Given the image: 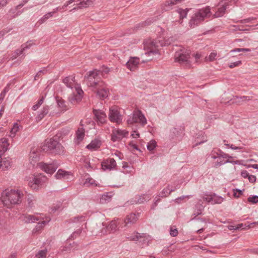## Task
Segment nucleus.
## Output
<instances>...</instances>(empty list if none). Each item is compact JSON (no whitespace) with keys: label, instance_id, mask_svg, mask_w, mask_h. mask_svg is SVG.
<instances>
[{"label":"nucleus","instance_id":"obj_61","mask_svg":"<svg viewBox=\"0 0 258 258\" xmlns=\"http://www.w3.org/2000/svg\"><path fill=\"white\" fill-rule=\"evenodd\" d=\"M218 157H223L224 158H231V157H230L228 154L222 152H220V153L218 154Z\"/></svg>","mask_w":258,"mask_h":258},{"label":"nucleus","instance_id":"obj_22","mask_svg":"<svg viewBox=\"0 0 258 258\" xmlns=\"http://www.w3.org/2000/svg\"><path fill=\"white\" fill-rule=\"evenodd\" d=\"M20 218L22 221L28 223L34 222L35 221L38 220V218L33 215L24 214Z\"/></svg>","mask_w":258,"mask_h":258},{"label":"nucleus","instance_id":"obj_58","mask_svg":"<svg viewBox=\"0 0 258 258\" xmlns=\"http://www.w3.org/2000/svg\"><path fill=\"white\" fill-rule=\"evenodd\" d=\"M46 224V221H43L41 222H39L36 226V229H39L42 228Z\"/></svg>","mask_w":258,"mask_h":258},{"label":"nucleus","instance_id":"obj_59","mask_svg":"<svg viewBox=\"0 0 258 258\" xmlns=\"http://www.w3.org/2000/svg\"><path fill=\"white\" fill-rule=\"evenodd\" d=\"M217 56V53L215 52H212L209 55L208 59L209 61H213L215 59L216 56Z\"/></svg>","mask_w":258,"mask_h":258},{"label":"nucleus","instance_id":"obj_54","mask_svg":"<svg viewBox=\"0 0 258 258\" xmlns=\"http://www.w3.org/2000/svg\"><path fill=\"white\" fill-rule=\"evenodd\" d=\"M255 19V18L250 17V18H248L247 19L241 20L239 21V22L241 24L247 23L251 22V21H252L253 20H254Z\"/></svg>","mask_w":258,"mask_h":258},{"label":"nucleus","instance_id":"obj_57","mask_svg":"<svg viewBox=\"0 0 258 258\" xmlns=\"http://www.w3.org/2000/svg\"><path fill=\"white\" fill-rule=\"evenodd\" d=\"M35 201L34 197H29L27 199L28 205L30 207H32L34 205V201Z\"/></svg>","mask_w":258,"mask_h":258},{"label":"nucleus","instance_id":"obj_55","mask_svg":"<svg viewBox=\"0 0 258 258\" xmlns=\"http://www.w3.org/2000/svg\"><path fill=\"white\" fill-rule=\"evenodd\" d=\"M47 72V70L45 69L42 70H40L37 73V74L35 75V78H34V79L35 80H37V79L41 76V75L42 74H44L46 73Z\"/></svg>","mask_w":258,"mask_h":258},{"label":"nucleus","instance_id":"obj_23","mask_svg":"<svg viewBox=\"0 0 258 258\" xmlns=\"http://www.w3.org/2000/svg\"><path fill=\"white\" fill-rule=\"evenodd\" d=\"M70 175V172L63 170L62 169H59L55 175V177L56 179H67L69 178V176Z\"/></svg>","mask_w":258,"mask_h":258},{"label":"nucleus","instance_id":"obj_9","mask_svg":"<svg viewBox=\"0 0 258 258\" xmlns=\"http://www.w3.org/2000/svg\"><path fill=\"white\" fill-rule=\"evenodd\" d=\"M38 166L42 171L51 175L56 171L59 166V164L56 161L54 160L50 163L40 162L38 164Z\"/></svg>","mask_w":258,"mask_h":258},{"label":"nucleus","instance_id":"obj_51","mask_svg":"<svg viewBox=\"0 0 258 258\" xmlns=\"http://www.w3.org/2000/svg\"><path fill=\"white\" fill-rule=\"evenodd\" d=\"M178 233V230L177 229V228H174L173 227L170 228V234L172 236H173V237L176 236L177 235Z\"/></svg>","mask_w":258,"mask_h":258},{"label":"nucleus","instance_id":"obj_64","mask_svg":"<svg viewBox=\"0 0 258 258\" xmlns=\"http://www.w3.org/2000/svg\"><path fill=\"white\" fill-rule=\"evenodd\" d=\"M241 175L244 178H246V177H248L249 175L248 172L247 171L244 170V171H241Z\"/></svg>","mask_w":258,"mask_h":258},{"label":"nucleus","instance_id":"obj_45","mask_svg":"<svg viewBox=\"0 0 258 258\" xmlns=\"http://www.w3.org/2000/svg\"><path fill=\"white\" fill-rule=\"evenodd\" d=\"M139 237H140L139 233H136L132 235H131L127 237L130 240L138 241L139 240Z\"/></svg>","mask_w":258,"mask_h":258},{"label":"nucleus","instance_id":"obj_26","mask_svg":"<svg viewBox=\"0 0 258 258\" xmlns=\"http://www.w3.org/2000/svg\"><path fill=\"white\" fill-rule=\"evenodd\" d=\"M9 144L7 138H2L0 139V152L4 153L8 149Z\"/></svg>","mask_w":258,"mask_h":258},{"label":"nucleus","instance_id":"obj_15","mask_svg":"<svg viewBox=\"0 0 258 258\" xmlns=\"http://www.w3.org/2000/svg\"><path fill=\"white\" fill-rule=\"evenodd\" d=\"M133 115L136 123H140L143 126H144L147 124V119L141 111L139 110L135 111L133 113Z\"/></svg>","mask_w":258,"mask_h":258},{"label":"nucleus","instance_id":"obj_46","mask_svg":"<svg viewBox=\"0 0 258 258\" xmlns=\"http://www.w3.org/2000/svg\"><path fill=\"white\" fill-rule=\"evenodd\" d=\"M247 201L248 202L252 203V204H256L258 203V196H253L252 197H249L247 199Z\"/></svg>","mask_w":258,"mask_h":258},{"label":"nucleus","instance_id":"obj_48","mask_svg":"<svg viewBox=\"0 0 258 258\" xmlns=\"http://www.w3.org/2000/svg\"><path fill=\"white\" fill-rule=\"evenodd\" d=\"M85 221V217L83 216H79L74 218L72 220L73 222H84Z\"/></svg>","mask_w":258,"mask_h":258},{"label":"nucleus","instance_id":"obj_11","mask_svg":"<svg viewBox=\"0 0 258 258\" xmlns=\"http://www.w3.org/2000/svg\"><path fill=\"white\" fill-rule=\"evenodd\" d=\"M57 105H54L53 110L49 112L50 116H54L60 114L62 111H64L67 110V107L65 103V101L62 99H57Z\"/></svg>","mask_w":258,"mask_h":258},{"label":"nucleus","instance_id":"obj_63","mask_svg":"<svg viewBox=\"0 0 258 258\" xmlns=\"http://www.w3.org/2000/svg\"><path fill=\"white\" fill-rule=\"evenodd\" d=\"M85 165L84 167L86 168H91L89 161L87 159L84 160Z\"/></svg>","mask_w":258,"mask_h":258},{"label":"nucleus","instance_id":"obj_5","mask_svg":"<svg viewBox=\"0 0 258 258\" xmlns=\"http://www.w3.org/2000/svg\"><path fill=\"white\" fill-rule=\"evenodd\" d=\"M189 53V50L185 49L177 51L174 55L175 60L185 68H190L191 67V61Z\"/></svg>","mask_w":258,"mask_h":258},{"label":"nucleus","instance_id":"obj_34","mask_svg":"<svg viewBox=\"0 0 258 258\" xmlns=\"http://www.w3.org/2000/svg\"><path fill=\"white\" fill-rule=\"evenodd\" d=\"M227 5H223L222 7L219 8L218 11L213 15H212L214 18H218L222 17L225 14Z\"/></svg>","mask_w":258,"mask_h":258},{"label":"nucleus","instance_id":"obj_49","mask_svg":"<svg viewBox=\"0 0 258 258\" xmlns=\"http://www.w3.org/2000/svg\"><path fill=\"white\" fill-rule=\"evenodd\" d=\"M250 51V49L249 48H235L233 50H231L230 51V53L235 52H249Z\"/></svg>","mask_w":258,"mask_h":258},{"label":"nucleus","instance_id":"obj_28","mask_svg":"<svg viewBox=\"0 0 258 258\" xmlns=\"http://www.w3.org/2000/svg\"><path fill=\"white\" fill-rule=\"evenodd\" d=\"M93 2L91 0H83L82 1L80 2V3L78 4V7L74 8V9L71 10V11L78 9L86 8L89 7L90 6H91Z\"/></svg>","mask_w":258,"mask_h":258},{"label":"nucleus","instance_id":"obj_43","mask_svg":"<svg viewBox=\"0 0 258 258\" xmlns=\"http://www.w3.org/2000/svg\"><path fill=\"white\" fill-rule=\"evenodd\" d=\"M156 146V142L154 140L151 141L148 143L147 147L149 151L153 150Z\"/></svg>","mask_w":258,"mask_h":258},{"label":"nucleus","instance_id":"obj_37","mask_svg":"<svg viewBox=\"0 0 258 258\" xmlns=\"http://www.w3.org/2000/svg\"><path fill=\"white\" fill-rule=\"evenodd\" d=\"M203 200L208 203L212 202V204H220L223 201V199L220 198L219 199V201H216L214 197H204Z\"/></svg>","mask_w":258,"mask_h":258},{"label":"nucleus","instance_id":"obj_53","mask_svg":"<svg viewBox=\"0 0 258 258\" xmlns=\"http://www.w3.org/2000/svg\"><path fill=\"white\" fill-rule=\"evenodd\" d=\"M241 64V60H238L237 61H235V62H231L230 63L229 65H228V67L230 68H235L236 67H237V66H239V65H240Z\"/></svg>","mask_w":258,"mask_h":258},{"label":"nucleus","instance_id":"obj_20","mask_svg":"<svg viewBox=\"0 0 258 258\" xmlns=\"http://www.w3.org/2000/svg\"><path fill=\"white\" fill-rule=\"evenodd\" d=\"M63 83L68 88L75 89V86L77 85H80L79 84L75 82V77L73 76L66 77L63 79Z\"/></svg>","mask_w":258,"mask_h":258},{"label":"nucleus","instance_id":"obj_62","mask_svg":"<svg viewBox=\"0 0 258 258\" xmlns=\"http://www.w3.org/2000/svg\"><path fill=\"white\" fill-rule=\"evenodd\" d=\"M81 232V230L78 229L72 234L71 237L74 239V238H76L77 236L80 235Z\"/></svg>","mask_w":258,"mask_h":258},{"label":"nucleus","instance_id":"obj_30","mask_svg":"<svg viewBox=\"0 0 258 258\" xmlns=\"http://www.w3.org/2000/svg\"><path fill=\"white\" fill-rule=\"evenodd\" d=\"M112 194L111 192H106L102 195L100 199V203L104 204L109 202L112 198Z\"/></svg>","mask_w":258,"mask_h":258},{"label":"nucleus","instance_id":"obj_31","mask_svg":"<svg viewBox=\"0 0 258 258\" xmlns=\"http://www.w3.org/2000/svg\"><path fill=\"white\" fill-rule=\"evenodd\" d=\"M137 201H135L133 204H142L145 202L149 201L151 199V196L148 194H144L141 196L137 197Z\"/></svg>","mask_w":258,"mask_h":258},{"label":"nucleus","instance_id":"obj_10","mask_svg":"<svg viewBox=\"0 0 258 258\" xmlns=\"http://www.w3.org/2000/svg\"><path fill=\"white\" fill-rule=\"evenodd\" d=\"M108 119L112 122L116 124H120L122 122V116L120 114L117 107L111 106L109 108Z\"/></svg>","mask_w":258,"mask_h":258},{"label":"nucleus","instance_id":"obj_32","mask_svg":"<svg viewBox=\"0 0 258 258\" xmlns=\"http://www.w3.org/2000/svg\"><path fill=\"white\" fill-rule=\"evenodd\" d=\"M32 45V43L30 42H26V43L25 44H23L22 46H21V49H17L15 52V53L17 55V56H19L20 55V54H21L24 51H25L26 49H28V48H29Z\"/></svg>","mask_w":258,"mask_h":258},{"label":"nucleus","instance_id":"obj_1","mask_svg":"<svg viewBox=\"0 0 258 258\" xmlns=\"http://www.w3.org/2000/svg\"><path fill=\"white\" fill-rule=\"evenodd\" d=\"M23 195L19 190L7 189L3 191L1 201L4 206L11 208L12 205L20 204Z\"/></svg>","mask_w":258,"mask_h":258},{"label":"nucleus","instance_id":"obj_16","mask_svg":"<svg viewBox=\"0 0 258 258\" xmlns=\"http://www.w3.org/2000/svg\"><path fill=\"white\" fill-rule=\"evenodd\" d=\"M140 59L137 57H132L126 63V67L131 71H135L138 67Z\"/></svg>","mask_w":258,"mask_h":258},{"label":"nucleus","instance_id":"obj_36","mask_svg":"<svg viewBox=\"0 0 258 258\" xmlns=\"http://www.w3.org/2000/svg\"><path fill=\"white\" fill-rule=\"evenodd\" d=\"M118 223L116 221H112L108 226L107 227V229L109 231V232H114L116 230V228L118 226Z\"/></svg>","mask_w":258,"mask_h":258},{"label":"nucleus","instance_id":"obj_25","mask_svg":"<svg viewBox=\"0 0 258 258\" xmlns=\"http://www.w3.org/2000/svg\"><path fill=\"white\" fill-rule=\"evenodd\" d=\"M101 145V142L98 140H94L86 146L88 149L93 151L98 149Z\"/></svg>","mask_w":258,"mask_h":258},{"label":"nucleus","instance_id":"obj_50","mask_svg":"<svg viewBox=\"0 0 258 258\" xmlns=\"http://www.w3.org/2000/svg\"><path fill=\"white\" fill-rule=\"evenodd\" d=\"M236 99L238 100L237 101H236L235 102H237V103H239L241 101H247V100H250V99L249 98V97L248 96H242V97H238V96H236Z\"/></svg>","mask_w":258,"mask_h":258},{"label":"nucleus","instance_id":"obj_41","mask_svg":"<svg viewBox=\"0 0 258 258\" xmlns=\"http://www.w3.org/2000/svg\"><path fill=\"white\" fill-rule=\"evenodd\" d=\"M19 130V125L18 123H15L13 127L11 128L10 136L11 138H14L15 136L16 133Z\"/></svg>","mask_w":258,"mask_h":258},{"label":"nucleus","instance_id":"obj_8","mask_svg":"<svg viewBox=\"0 0 258 258\" xmlns=\"http://www.w3.org/2000/svg\"><path fill=\"white\" fill-rule=\"evenodd\" d=\"M92 88V91L96 93V96L102 99L106 98L109 94V89L107 88L105 84L103 82H100L95 87Z\"/></svg>","mask_w":258,"mask_h":258},{"label":"nucleus","instance_id":"obj_56","mask_svg":"<svg viewBox=\"0 0 258 258\" xmlns=\"http://www.w3.org/2000/svg\"><path fill=\"white\" fill-rule=\"evenodd\" d=\"M79 1V0H69L67 1L61 7V9H64L65 8H66L67 6H68L69 5L72 4L74 2L78 3Z\"/></svg>","mask_w":258,"mask_h":258},{"label":"nucleus","instance_id":"obj_60","mask_svg":"<svg viewBox=\"0 0 258 258\" xmlns=\"http://www.w3.org/2000/svg\"><path fill=\"white\" fill-rule=\"evenodd\" d=\"M8 2L9 0H0V10L5 7Z\"/></svg>","mask_w":258,"mask_h":258},{"label":"nucleus","instance_id":"obj_40","mask_svg":"<svg viewBox=\"0 0 258 258\" xmlns=\"http://www.w3.org/2000/svg\"><path fill=\"white\" fill-rule=\"evenodd\" d=\"M52 13H48L46 14H45L44 16H43L41 19H40L38 23L40 24H42L43 23H44L45 21H46L49 18L52 17Z\"/></svg>","mask_w":258,"mask_h":258},{"label":"nucleus","instance_id":"obj_6","mask_svg":"<svg viewBox=\"0 0 258 258\" xmlns=\"http://www.w3.org/2000/svg\"><path fill=\"white\" fill-rule=\"evenodd\" d=\"M47 177L43 174L40 173L34 176L32 180L29 183V186L35 190H39L47 181Z\"/></svg>","mask_w":258,"mask_h":258},{"label":"nucleus","instance_id":"obj_12","mask_svg":"<svg viewBox=\"0 0 258 258\" xmlns=\"http://www.w3.org/2000/svg\"><path fill=\"white\" fill-rule=\"evenodd\" d=\"M75 91L77 94H75L74 92L69 97L70 102L74 104L78 103L81 100L82 95L83 94V91L82 90L80 85H77L75 86Z\"/></svg>","mask_w":258,"mask_h":258},{"label":"nucleus","instance_id":"obj_24","mask_svg":"<svg viewBox=\"0 0 258 258\" xmlns=\"http://www.w3.org/2000/svg\"><path fill=\"white\" fill-rule=\"evenodd\" d=\"M138 219V217L135 214H131L126 217L124 222L125 225H131L135 223Z\"/></svg>","mask_w":258,"mask_h":258},{"label":"nucleus","instance_id":"obj_52","mask_svg":"<svg viewBox=\"0 0 258 258\" xmlns=\"http://www.w3.org/2000/svg\"><path fill=\"white\" fill-rule=\"evenodd\" d=\"M127 123L128 125L130 126H132L134 123H136L133 115L127 119Z\"/></svg>","mask_w":258,"mask_h":258},{"label":"nucleus","instance_id":"obj_38","mask_svg":"<svg viewBox=\"0 0 258 258\" xmlns=\"http://www.w3.org/2000/svg\"><path fill=\"white\" fill-rule=\"evenodd\" d=\"M11 166V162L9 159L5 158L2 159V166L1 168L3 170L8 169Z\"/></svg>","mask_w":258,"mask_h":258},{"label":"nucleus","instance_id":"obj_33","mask_svg":"<svg viewBox=\"0 0 258 258\" xmlns=\"http://www.w3.org/2000/svg\"><path fill=\"white\" fill-rule=\"evenodd\" d=\"M83 185L86 187L96 186L97 184L96 181L91 177H88L85 179Z\"/></svg>","mask_w":258,"mask_h":258},{"label":"nucleus","instance_id":"obj_13","mask_svg":"<svg viewBox=\"0 0 258 258\" xmlns=\"http://www.w3.org/2000/svg\"><path fill=\"white\" fill-rule=\"evenodd\" d=\"M93 112L95 116L94 119L98 125L103 124L106 122V115L104 111L94 109Z\"/></svg>","mask_w":258,"mask_h":258},{"label":"nucleus","instance_id":"obj_3","mask_svg":"<svg viewBox=\"0 0 258 258\" xmlns=\"http://www.w3.org/2000/svg\"><path fill=\"white\" fill-rule=\"evenodd\" d=\"M212 15L211 8L209 6L199 9L191 16L189 25L191 28H194L204 22L206 19H210Z\"/></svg>","mask_w":258,"mask_h":258},{"label":"nucleus","instance_id":"obj_7","mask_svg":"<svg viewBox=\"0 0 258 258\" xmlns=\"http://www.w3.org/2000/svg\"><path fill=\"white\" fill-rule=\"evenodd\" d=\"M100 72V71L94 70L92 71H90L87 74V76H85L88 82L87 85L89 87H95L98 84L103 82V81L100 80L99 77Z\"/></svg>","mask_w":258,"mask_h":258},{"label":"nucleus","instance_id":"obj_42","mask_svg":"<svg viewBox=\"0 0 258 258\" xmlns=\"http://www.w3.org/2000/svg\"><path fill=\"white\" fill-rule=\"evenodd\" d=\"M178 13L179 14L180 18L181 19H183L185 18L187 16L188 10L186 9L185 10H183L182 9H178L177 10Z\"/></svg>","mask_w":258,"mask_h":258},{"label":"nucleus","instance_id":"obj_21","mask_svg":"<svg viewBox=\"0 0 258 258\" xmlns=\"http://www.w3.org/2000/svg\"><path fill=\"white\" fill-rule=\"evenodd\" d=\"M80 127L76 132V142L79 144L84 139L85 136V130L83 127L82 121L80 122Z\"/></svg>","mask_w":258,"mask_h":258},{"label":"nucleus","instance_id":"obj_47","mask_svg":"<svg viewBox=\"0 0 258 258\" xmlns=\"http://www.w3.org/2000/svg\"><path fill=\"white\" fill-rule=\"evenodd\" d=\"M44 99V97L42 96V98L38 100L37 103L32 107L33 110H37L39 108V107L43 103Z\"/></svg>","mask_w":258,"mask_h":258},{"label":"nucleus","instance_id":"obj_19","mask_svg":"<svg viewBox=\"0 0 258 258\" xmlns=\"http://www.w3.org/2000/svg\"><path fill=\"white\" fill-rule=\"evenodd\" d=\"M39 152L37 148H33L31 149L29 154V161L30 163L34 166L35 164L39 160Z\"/></svg>","mask_w":258,"mask_h":258},{"label":"nucleus","instance_id":"obj_18","mask_svg":"<svg viewBox=\"0 0 258 258\" xmlns=\"http://www.w3.org/2000/svg\"><path fill=\"white\" fill-rule=\"evenodd\" d=\"M54 108H56V107H53V105H51L50 106L48 105L44 106L40 112V113L36 117V121H40L42 119H43L44 117V116L46 114H47L49 113V110H50V112L51 110H53Z\"/></svg>","mask_w":258,"mask_h":258},{"label":"nucleus","instance_id":"obj_17","mask_svg":"<svg viewBox=\"0 0 258 258\" xmlns=\"http://www.w3.org/2000/svg\"><path fill=\"white\" fill-rule=\"evenodd\" d=\"M116 165L115 160L113 158H109L102 162V168L104 170H111L114 169Z\"/></svg>","mask_w":258,"mask_h":258},{"label":"nucleus","instance_id":"obj_35","mask_svg":"<svg viewBox=\"0 0 258 258\" xmlns=\"http://www.w3.org/2000/svg\"><path fill=\"white\" fill-rule=\"evenodd\" d=\"M175 188H171L170 185L164 188L160 194L161 197H167L172 191H174Z\"/></svg>","mask_w":258,"mask_h":258},{"label":"nucleus","instance_id":"obj_44","mask_svg":"<svg viewBox=\"0 0 258 258\" xmlns=\"http://www.w3.org/2000/svg\"><path fill=\"white\" fill-rule=\"evenodd\" d=\"M46 250H41L38 252L36 256L37 258H46Z\"/></svg>","mask_w":258,"mask_h":258},{"label":"nucleus","instance_id":"obj_14","mask_svg":"<svg viewBox=\"0 0 258 258\" xmlns=\"http://www.w3.org/2000/svg\"><path fill=\"white\" fill-rule=\"evenodd\" d=\"M128 135V132L125 130L114 129L111 135V140L113 142L119 141Z\"/></svg>","mask_w":258,"mask_h":258},{"label":"nucleus","instance_id":"obj_39","mask_svg":"<svg viewBox=\"0 0 258 258\" xmlns=\"http://www.w3.org/2000/svg\"><path fill=\"white\" fill-rule=\"evenodd\" d=\"M179 135V132L176 128H173L170 131L169 137L170 140L174 139L176 137Z\"/></svg>","mask_w":258,"mask_h":258},{"label":"nucleus","instance_id":"obj_29","mask_svg":"<svg viewBox=\"0 0 258 258\" xmlns=\"http://www.w3.org/2000/svg\"><path fill=\"white\" fill-rule=\"evenodd\" d=\"M77 247V244L75 242L69 244L61 247L60 249V251L63 253V252H70L72 249H75Z\"/></svg>","mask_w":258,"mask_h":258},{"label":"nucleus","instance_id":"obj_2","mask_svg":"<svg viewBox=\"0 0 258 258\" xmlns=\"http://www.w3.org/2000/svg\"><path fill=\"white\" fill-rule=\"evenodd\" d=\"M172 37L164 41L159 39L149 38L146 39L144 42V49L147 51L145 52V54H157L158 52V47L166 45H170L172 43Z\"/></svg>","mask_w":258,"mask_h":258},{"label":"nucleus","instance_id":"obj_27","mask_svg":"<svg viewBox=\"0 0 258 258\" xmlns=\"http://www.w3.org/2000/svg\"><path fill=\"white\" fill-rule=\"evenodd\" d=\"M138 241L139 243H141V245H147L150 241V237L146 234L140 233V237H139V240Z\"/></svg>","mask_w":258,"mask_h":258},{"label":"nucleus","instance_id":"obj_4","mask_svg":"<svg viewBox=\"0 0 258 258\" xmlns=\"http://www.w3.org/2000/svg\"><path fill=\"white\" fill-rule=\"evenodd\" d=\"M42 150L45 152L50 151L56 154H61L64 152L63 147L56 140L50 139L46 141L42 146Z\"/></svg>","mask_w":258,"mask_h":258}]
</instances>
